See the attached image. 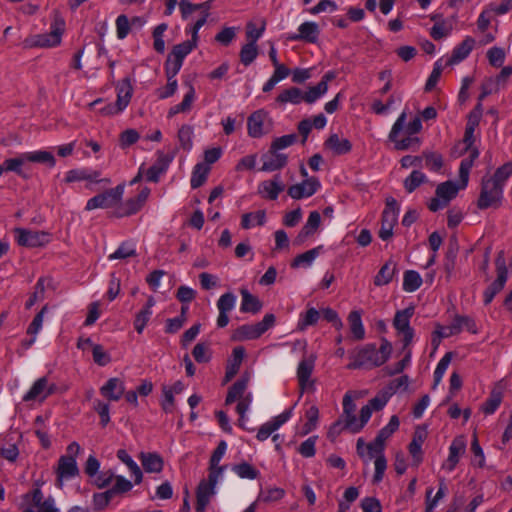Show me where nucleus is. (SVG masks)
I'll return each instance as SVG.
<instances>
[{"label": "nucleus", "instance_id": "26", "mask_svg": "<svg viewBox=\"0 0 512 512\" xmlns=\"http://www.w3.org/2000/svg\"><path fill=\"white\" fill-rule=\"evenodd\" d=\"M174 159V154L157 152L156 162L147 170L146 179L150 182H157L159 177L165 173Z\"/></svg>", "mask_w": 512, "mask_h": 512}, {"label": "nucleus", "instance_id": "21", "mask_svg": "<svg viewBox=\"0 0 512 512\" xmlns=\"http://www.w3.org/2000/svg\"><path fill=\"white\" fill-rule=\"evenodd\" d=\"M293 414V407L283 411L268 422L262 424L257 432L256 438L259 441L267 440L276 430L286 423Z\"/></svg>", "mask_w": 512, "mask_h": 512}, {"label": "nucleus", "instance_id": "63", "mask_svg": "<svg viewBox=\"0 0 512 512\" xmlns=\"http://www.w3.org/2000/svg\"><path fill=\"white\" fill-rule=\"evenodd\" d=\"M422 158L425 159V167L431 171H438L443 166L442 156L434 152H424Z\"/></svg>", "mask_w": 512, "mask_h": 512}, {"label": "nucleus", "instance_id": "10", "mask_svg": "<svg viewBox=\"0 0 512 512\" xmlns=\"http://www.w3.org/2000/svg\"><path fill=\"white\" fill-rule=\"evenodd\" d=\"M14 233L17 243L24 247H41L47 245L52 240V235L47 231L15 228Z\"/></svg>", "mask_w": 512, "mask_h": 512}, {"label": "nucleus", "instance_id": "44", "mask_svg": "<svg viewBox=\"0 0 512 512\" xmlns=\"http://www.w3.org/2000/svg\"><path fill=\"white\" fill-rule=\"evenodd\" d=\"M210 167L204 163H198L192 172L190 184L193 189H196L204 184L207 179Z\"/></svg>", "mask_w": 512, "mask_h": 512}, {"label": "nucleus", "instance_id": "50", "mask_svg": "<svg viewBox=\"0 0 512 512\" xmlns=\"http://www.w3.org/2000/svg\"><path fill=\"white\" fill-rule=\"evenodd\" d=\"M193 127L187 124L182 125L178 130V141L183 150L189 151L193 146Z\"/></svg>", "mask_w": 512, "mask_h": 512}, {"label": "nucleus", "instance_id": "52", "mask_svg": "<svg viewBox=\"0 0 512 512\" xmlns=\"http://www.w3.org/2000/svg\"><path fill=\"white\" fill-rule=\"evenodd\" d=\"M507 278L497 276L496 280L491 283L484 291V304L488 305L492 302L494 297L504 288Z\"/></svg>", "mask_w": 512, "mask_h": 512}, {"label": "nucleus", "instance_id": "28", "mask_svg": "<svg viewBox=\"0 0 512 512\" xmlns=\"http://www.w3.org/2000/svg\"><path fill=\"white\" fill-rule=\"evenodd\" d=\"M285 184L280 175H275L273 179L263 181L258 186V193L266 199L276 200L279 194L284 191Z\"/></svg>", "mask_w": 512, "mask_h": 512}, {"label": "nucleus", "instance_id": "35", "mask_svg": "<svg viewBox=\"0 0 512 512\" xmlns=\"http://www.w3.org/2000/svg\"><path fill=\"white\" fill-rule=\"evenodd\" d=\"M140 460L148 473H159L163 469V459L156 453H141Z\"/></svg>", "mask_w": 512, "mask_h": 512}, {"label": "nucleus", "instance_id": "9", "mask_svg": "<svg viewBox=\"0 0 512 512\" xmlns=\"http://www.w3.org/2000/svg\"><path fill=\"white\" fill-rule=\"evenodd\" d=\"M399 211L397 201L393 197H388L382 213L381 227L379 230V237L383 241H387L393 236V229L398 221Z\"/></svg>", "mask_w": 512, "mask_h": 512}, {"label": "nucleus", "instance_id": "13", "mask_svg": "<svg viewBox=\"0 0 512 512\" xmlns=\"http://www.w3.org/2000/svg\"><path fill=\"white\" fill-rule=\"evenodd\" d=\"M272 121L264 110L253 112L247 119L248 135L252 138H260L271 129Z\"/></svg>", "mask_w": 512, "mask_h": 512}, {"label": "nucleus", "instance_id": "18", "mask_svg": "<svg viewBox=\"0 0 512 512\" xmlns=\"http://www.w3.org/2000/svg\"><path fill=\"white\" fill-rule=\"evenodd\" d=\"M321 187L320 181L316 177L304 179L301 183L291 185L287 193L292 199L308 198L314 195Z\"/></svg>", "mask_w": 512, "mask_h": 512}, {"label": "nucleus", "instance_id": "47", "mask_svg": "<svg viewBox=\"0 0 512 512\" xmlns=\"http://www.w3.org/2000/svg\"><path fill=\"white\" fill-rule=\"evenodd\" d=\"M320 318V312L311 307L305 313H301L297 323V328L300 331H304L307 327L315 325Z\"/></svg>", "mask_w": 512, "mask_h": 512}, {"label": "nucleus", "instance_id": "49", "mask_svg": "<svg viewBox=\"0 0 512 512\" xmlns=\"http://www.w3.org/2000/svg\"><path fill=\"white\" fill-rule=\"evenodd\" d=\"M422 284V278L417 271L408 270L403 276V290L406 292L416 291Z\"/></svg>", "mask_w": 512, "mask_h": 512}, {"label": "nucleus", "instance_id": "5", "mask_svg": "<svg viewBox=\"0 0 512 512\" xmlns=\"http://www.w3.org/2000/svg\"><path fill=\"white\" fill-rule=\"evenodd\" d=\"M406 118L407 114L404 110L396 119L388 135L389 140L394 143L395 149L400 151L416 150L420 146V139L415 135L405 134V137H401Z\"/></svg>", "mask_w": 512, "mask_h": 512}, {"label": "nucleus", "instance_id": "20", "mask_svg": "<svg viewBox=\"0 0 512 512\" xmlns=\"http://www.w3.org/2000/svg\"><path fill=\"white\" fill-rule=\"evenodd\" d=\"M65 182L72 183L77 181H88L90 183L109 184V178H101V172L88 168L71 169L65 174Z\"/></svg>", "mask_w": 512, "mask_h": 512}, {"label": "nucleus", "instance_id": "55", "mask_svg": "<svg viewBox=\"0 0 512 512\" xmlns=\"http://www.w3.org/2000/svg\"><path fill=\"white\" fill-rule=\"evenodd\" d=\"M305 417H306L307 421L305 422V424L302 427L303 435L310 433L317 426V422H318V418H319V410H318L317 406L311 405L306 410Z\"/></svg>", "mask_w": 512, "mask_h": 512}, {"label": "nucleus", "instance_id": "37", "mask_svg": "<svg viewBox=\"0 0 512 512\" xmlns=\"http://www.w3.org/2000/svg\"><path fill=\"white\" fill-rule=\"evenodd\" d=\"M302 101H304V95L297 87H290L283 90L276 98V102L280 105H285L287 103L297 105Z\"/></svg>", "mask_w": 512, "mask_h": 512}, {"label": "nucleus", "instance_id": "27", "mask_svg": "<svg viewBox=\"0 0 512 512\" xmlns=\"http://www.w3.org/2000/svg\"><path fill=\"white\" fill-rule=\"evenodd\" d=\"M261 160L263 162L261 171L273 172L282 169L287 164V156L283 153H279L272 148L262 155Z\"/></svg>", "mask_w": 512, "mask_h": 512}, {"label": "nucleus", "instance_id": "56", "mask_svg": "<svg viewBox=\"0 0 512 512\" xmlns=\"http://www.w3.org/2000/svg\"><path fill=\"white\" fill-rule=\"evenodd\" d=\"M502 402V394L499 391H492L486 401L482 404L481 410L486 415L493 414Z\"/></svg>", "mask_w": 512, "mask_h": 512}, {"label": "nucleus", "instance_id": "45", "mask_svg": "<svg viewBox=\"0 0 512 512\" xmlns=\"http://www.w3.org/2000/svg\"><path fill=\"white\" fill-rule=\"evenodd\" d=\"M25 158L27 159V162L44 163L50 167L55 165V158L53 154L45 150L25 152Z\"/></svg>", "mask_w": 512, "mask_h": 512}, {"label": "nucleus", "instance_id": "34", "mask_svg": "<svg viewBox=\"0 0 512 512\" xmlns=\"http://www.w3.org/2000/svg\"><path fill=\"white\" fill-rule=\"evenodd\" d=\"M325 146L336 155H343L350 152L352 145L346 138H340L337 134H332L325 142Z\"/></svg>", "mask_w": 512, "mask_h": 512}, {"label": "nucleus", "instance_id": "60", "mask_svg": "<svg viewBox=\"0 0 512 512\" xmlns=\"http://www.w3.org/2000/svg\"><path fill=\"white\" fill-rule=\"evenodd\" d=\"M328 91V86L325 85V82H319L316 86L310 87L308 91L303 94L304 101L307 103H314L320 97L325 95Z\"/></svg>", "mask_w": 512, "mask_h": 512}, {"label": "nucleus", "instance_id": "61", "mask_svg": "<svg viewBox=\"0 0 512 512\" xmlns=\"http://www.w3.org/2000/svg\"><path fill=\"white\" fill-rule=\"evenodd\" d=\"M512 175V161L505 163L499 167L492 177H488L492 181H497L501 187H504L508 178Z\"/></svg>", "mask_w": 512, "mask_h": 512}, {"label": "nucleus", "instance_id": "8", "mask_svg": "<svg viewBox=\"0 0 512 512\" xmlns=\"http://www.w3.org/2000/svg\"><path fill=\"white\" fill-rule=\"evenodd\" d=\"M503 197V187L492 181L488 177H484L481 183V192L477 201L479 209H487L489 207H498Z\"/></svg>", "mask_w": 512, "mask_h": 512}, {"label": "nucleus", "instance_id": "23", "mask_svg": "<svg viewBox=\"0 0 512 512\" xmlns=\"http://www.w3.org/2000/svg\"><path fill=\"white\" fill-rule=\"evenodd\" d=\"M466 451V439L464 436H457L449 446V455L443 463L442 468L447 472H452L458 464L460 457Z\"/></svg>", "mask_w": 512, "mask_h": 512}, {"label": "nucleus", "instance_id": "4", "mask_svg": "<svg viewBox=\"0 0 512 512\" xmlns=\"http://www.w3.org/2000/svg\"><path fill=\"white\" fill-rule=\"evenodd\" d=\"M65 21L61 17H55L51 24L50 32L34 35L25 40L26 47L50 48L61 43Z\"/></svg>", "mask_w": 512, "mask_h": 512}, {"label": "nucleus", "instance_id": "58", "mask_svg": "<svg viewBox=\"0 0 512 512\" xmlns=\"http://www.w3.org/2000/svg\"><path fill=\"white\" fill-rule=\"evenodd\" d=\"M232 470L243 479H256L259 475V471L255 469L249 463L243 462L232 467Z\"/></svg>", "mask_w": 512, "mask_h": 512}, {"label": "nucleus", "instance_id": "42", "mask_svg": "<svg viewBox=\"0 0 512 512\" xmlns=\"http://www.w3.org/2000/svg\"><path fill=\"white\" fill-rule=\"evenodd\" d=\"M350 330L356 340H362L365 336V329L359 311H352L348 316Z\"/></svg>", "mask_w": 512, "mask_h": 512}, {"label": "nucleus", "instance_id": "1", "mask_svg": "<svg viewBox=\"0 0 512 512\" xmlns=\"http://www.w3.org/2000/svg\"><path fill=\"white\" fill-rule=\"evenodd\" d=\"M391 353V343L383 339L379 349L375 345H366L353 353L350 356L351 362L347 365V368L361 369L381 366L389 359Z\"/></svg>", "mask_w": 512, "mask_h": 512}, {"label": "nucleus", "instance_id": "15", "mask_svg": "<svg viewBox=\"0 0 512 512\" xmlns=\"http://www.w3.org/2000/svg\"><path fill=\"white\" fill-rule=\"evenodd\" d=\"M320 32V27L316 22L305 21L299 25L297 32L288 33L286 39L315 44L319 40Z\"/></svg>", "mask_w": 512, "mask_h": 512}, {"label": "nucleus", "instance_id": "41", "mask_svg": "<svg viewBox=\"0 0 512 512\" xmlns=\"http://www.w3.org/2000/svg\"><path fill=\"white\" fill-rule=\"evenodd\" d=\"M242 302L240 310L244 313H257L261 309V303L257 297L253 296L248 290L241 289Z\"/></svg>", "mask_w": 512, "mask_h": 512}, {"label": "nucleus", "instance_id": "38", "mask_svg": "<svg viewBox=\"0 0 512 512\" xmlns=\"http://www.w3.org/2000/svg\"><path fill=\"white\" fill-rule=\"evenodd\" d=\"M469 323L470 320L468 318L457 317L450 326H437L435 334H437L438 338H448L452 335L458 334L462 330L463 325H468Z\"/></svg>", "mask_w": 512, "mask_h": 512}, {"label": "nucleus", "instance_id": "6", "mask_svg": "<svg viewBox=\"0 0 512 512\" xmlns=\"http://www.w3.org/2000/svg\"><path fill=\"white\" fill-rule=\"evenodd\" d=\"M274 314H266L262 321L255 324H244L234 330L232 340L247 341L259 338L275 324Z\"/></svg>", "mask_w": 512, "mask_h": 512}, {"label": "nucleus", "instance_id": "62", "mask_svg": "<svg viewBox=\"0 0 512 512\" xmlns=\"http://www.w3.org/2000/svg\"><path fill=\"white\" fill-rule=\"evenodd\" d=\"M192 355L198 363H207L210 361L212 353L208 344L198 343L193 348Z\"/></svg>", "mask_w": 512, "mask_h": 512}, {"label": "nucleus", "instance_id": "46", "mask_svg": "<svg viewBox=\"0 0 512 512\" xmlns=\"http://www.w3.org/2000/svg\"><path fill=\"white\" fill-rule=\"evenodd\" d=\"M266 23L264 20L260 19L258 23L256 22H248L246 25V38L248 42H253L257 44V41L262 37L265 31Z\"/></svg>", "mask_w": 512, "mask_h": 512}, {"label": "nucleus", "instance_id": "24", "mask_svg": "<svg viewBox=\"0 0 512 512\" xmlns=\"http://www.w3.org/2000/svg\"><path fill=\"white\" fill-rule=\"evenodd\" d=\"M54 391V386L48 385L47 377H41L37 379L31 388L24 394L23 401H44L49 395H51Z\"/></svg>", "mask_w": 512, "mask_h": 512}, {"label": "nucleus", "instance_id": "40", "mask_svg": "<svg viewBox=\"0 0 512 512\" xmlns=\"http://www.w3.org/2000/svg\"><path fill=\"white\" fill-rule=\"evenodd\" d=\"M117 457L127 465L130 470L131 476L134 477L135 483L139 484L142 481V471L138 464L132 459L126 450L120 449L117 452Z\"/></svg>", "mask_w": 512, "mask_h": 512}, {"label": "nucleus", "instance_id": "17", "mask_svg": "<svg viewBox=\"0 0 512 512\" xmlns=\"http://www.w3.org/2000/svg\"><path fill=\"white\" fill-rule=\"evenodd\" d=\"M193 42L184 41L173 47L166 61L165 68L171 69L172 73H178L182 67L185 57L195 48Z\"/></svg>", "mask_w": 512, "mask_h": 512}, {"label": "nucleus", "instance_id": "29", "mask_svg": "<svg viewBox=\"0 0 512 512\" xmlns=\"http://www.w3.org/2000/svg\"><path fill=\"white\" fill-rule=\"evenodd\" d=\"M100 393L110 401H118L125 393V384L117 377L110 378L100 388Z\"/></svg>", "mask_w": 512, "mask_h": 512}, {"label": "nucleus", "instance_id": "30", "mask_svg": "<svg viewBox=\"0 0 512 512\" xmlns=\"http://www.w3.org/2000/svg\"><path fill=\"white\" fill-rule=\"evenodd\" d=\"M475 46V40L471 36H466L464 40L455 46L452 51L450 58L447 60L446 64L449 66H453L455 64L460 63L464 59H466Z\"/></svg>", "mask_w": 512, "mask_h": 512}, {"label": "nucleus", "instance_id": "7", "mask_svg": "<svg viewBox=\"0 0 512 512\" xmlns=\"http://www.w3.org/2000/svg\"><path fill=\"white\" fill-rule=\"evenodd\" d=\"M223 476L220 472H209L208 478L198 484L196 490V512H205L212 497L216 494V485Z\"/></svg>", "mask_w": 512, "mask_h": 512}, {"label": "nucleus", "instance_id": "31", "mask_svg": "<svg viewBox=\"0 0 512 512\" xmlns=\"http://www.w3.org/2000/svg\"><path fill=\"white\" fill-rule=\"evenodd\" d=\"M245 356V349L241 346L235 347L232 351V355L227 362L226 372L224 377V384L232 380V378L238 373L242 361Z\"/></svg>", "mask_w": 512, "mask_h": 512}, {"label": "nucleus", "instance_id": "14", "mask_svg": "<svg viewBox=\"0 0 512 512\" xmlns=\"http://www.w3.org/2000/svg\"><path fill=\"white\" fill-rule=\"evenodd\" d=\"M117 100L116 104H109L104 107L101 112L104 115H111L123 111L129 104L132 97V85L128 78L123 79L117 84Z\"/></svg>", "mask_w": 512, "mask_h": 512}, {"label": "nucleus", "instance_id": "51", "mask_svg": "<svg viewBox=\"0 0 512 512\" xmlns=\"http://www.w3.org/2000/svg\"><path fill=\"white\" fill-rule=\"evenodd\" d=\"M165 72H166V76H167V84L163 89H160L158 91V97L160 99H166V98L173 96L175 94V92L177 91V87H178L177 80L175 78V76L178 73H172L171 69H168V68H165Z\"/></svg>", "mask_w": 512, "mask_h": 512}, {"label": "nucleus", "instance_id": "12", "mask_svg": "<svg viewBox=\"0 0 512 512\" xmlns=\"http://www.w3.org/2000/svg\"><path fill=\"white\" fill-rule=\"evenodd\" d=\"M124 193V186L118 185L115 188L109 189L101 194L90 198L85 209L91 211L97 208H110L115 206L122 199Z\"/></svg>", "mask_w": 512, "mask_h": 512}, {"label": "nucleus", "instance_id": "53", "mask_svg": "<svg viewBox=\"0 0 512 512\" xmlns=\"http://www.w3.org/2000/svg\"><path fill=\"white\" fill-rule=\"evenodd\" d=\"M265 211L259 210L255 213H246L242 216L241 226L244 229H250L256 225H263L265 223Z\"/></svg>", "mask_w": 512, "mask_h": 512}, {"label": "nucleus", "instance_id": "33", "mask_svg": "<svg viewBox=\"0 0 512 512\" xmlns=\"http://www.w3.org/2000/svg\"><path fill=\"white\" fill-rule=\"evenodd\" d=\"M397 265L393 260H388L378 271L376 276L374 277V284L376 286H384L389 284L395 273H396Z\"/></svg>", "mask_w": 512, "mask_h": 512}, {"label": "nucleus", "instance_id": "43", "mask_svg": "<svg viewBox=\"0 0 512 512\" xmlns=\"http://www.w3.org/2000/svg\"><path fill=\"white\" fill-rule=\"evenodd\" d=\"M453 22L451 20L441 19L437 21L430 30V35L435 40L443 39L451 34Z\"/></svg>", "mask_w": 512, "mask_h": 512}, {"label": "nucleus", "instance_id": "36", "mask_svg": "<svg viewBox=\"0 0 512 512\" xmlns=\"http://www.w3.org/2000/svg\"><path fill=\"white\" fill-rule=\"evenodd\" d=\"M227 451V443L222 440L218 443V446L213 451L212 456L209 462V472H220V476H223V473L226 469V466H220V461L224 457Z\"/></svg>", "mask_w": 512, "mask_h": 512}, {"label": "nucleus", "instance_id": "25", "mask_svg": "<svg viewBox=\"0 0 512 512\" xmlns=\"http://www.w3.org/2000/svg\"><path fill=\"white\" fill-rule=\"evenodd\" d=\"M237 301L236 295L231 292L224 293L220 296L217 301V308L219 311V315L217 318V326L219 328H224L229 323L228 313L235 308Z\"/></svg>", "mask_w": 512, "mask_h": 512}, {"label": "nucleus", "instance_id": "16", "mask_svg": "<svg viewBox=\"0 0 512 512\" xmlns=\"http://www.w3.org/2000/svg\"><path fill=\"white\" fill-rule=\"evenodd\" d=\"M25 501H31L32 506L35 508L34 512H60L56 506L55 499L52 496L44 497L42 490L37 487L31 492L23 496Z\"/></svg>", "mask_w": 512, "mask_h": 512}, {"label": "nucleus", "instance_id": "48", "mask_svg": "<svg viewBox=\"0 0 512 512\" xmlns=\"http://www.w3.org/2000/svg\"><path fill=\"white\" fill-rule=\"evenodd\" d=\"M240 61L244 66H249L258 56V46L256 43L247 42L240 50Z\"/></svg>", "mask_w": 512, "mask_h": 512}, {"label": "nucleus", "instance_id": "57", "mask_svg": "<svg viewBox=\"0 0 512 512\" xmlns=\"http://www.w3.org/2000/svg\"><path fill=\"white\" fill-rule=\"evenodd\" d=\"M27 162L25 153L19 154L17 157L5 159L3 162L4 171L15 172L22 175V166Z\"/></svg>", "mask_w": 512, "mask_h": 512}, {"label": "nucleus", "instance_id": "19", "mask_svg": "<svg viewBox=\"0 0 512 512\" xmlns=\"http://www.w3.org/2000/svg\"><path fill=\"white\" fill-rule=\"evenodd\" d=\"M57 486L63 487L64 481L75 478L79 475V468L76 459L60 456L56 467Z\"/></svg>", "mask_w": 512, "mask_h": 512}, {"label": "nucleus", "instance_id": "11", "mask_svg": "<svg viewBox=\"0 0 512 512\" xmlns=\"http://www.w3.org/2000/svg\"><path fill=\"white\" fill-rule=\"evenodd\" d=\"M414 314V308L408 307L406 309L397 311L393 320V326L398 334L402 336L403 350L411 344L414 337V330L410 326V319Z\"/></svg>", "mask_w": 512, "mask_h": 512}, {"label": "nucleus", "instance_id": "22", "mask_svg": "<svg viewBox=\"0 0 512 512\" xmlns=\"http://www.w3.org/2000/svg\"><path fill=\"white\" fill-rule=\"evenodd\" d=\"M316 356L311 354L304 357L297 367V379L302 391L312 388L313 381L310 380L311 374L315 367Z\"/></svg>", "mask_w": 512, "mask_h": 512}, {"label": "nucleus", "instance_id": "39", "mask_svg": "<svg viewBox=\"0 0 512 512\" xmlns=\"http://www.w3.org/2000/svg\"><path fill=\"white\" fill-rule=\"evenodd\" d=\"M322 246L310 249L296 256L291 264L293 268L310 267L314 260L319 256Z\"/></svg>", "mask_w": 512, "mask_h": 512}, {"label": "nucleus", "instance_id": "64", "mask_svg": "<svg viewBox=\"0 0 512 512\" xmlns=\"http://www.w3.org/2000/svg\"><path fill=\"white\" fill-rule=\"evenodd\" d=\"M133 255H135V246L132 243L124 242L108 258L110 260L126 259Z\"/></svg>", "mask_w": 512, "mask_h": 512}, {"label": "nucleus", "instance_id": "3", "mask_svg": "<svg viewBox=\"0 0 512 512\" xmlns=\"http://www.w3.org/2000/svg\"><path fill=\"white\" fill-rule=\"evenodd\" d=\"M248 386V378L242 377L237 380L228 390L225 404L230 405L235 401H238L236 406V411L240 416V425H243V422L246 418V413L250 408V405L253 401V395L251 392H246Z\"/></svg>", "mask_w": 512, "mask_h": 512}, {"label": "nucleus", "instance_id": "32", "mask_svg": "<svg viewBox=\"0 0 512 512\" xmlns=\"http://www.w3.org/2000/svg\"><path fill=\"white\" fill-rule=\"evenodd\" d=\"M321 223V215L318 211H312L307 219L306 224L303 226L299 234L294 240V243L297 245H301L307 237L314 234L318 229Z\"/></svg>", "mask_w": 512, "mask_h": 512}, {"label": "nucleus", "instance_id": "59", "mask_svg": "<svg viewBox=\"0 0 512 512\" xmlns=\"http://www.w3.org/2000/svg\"><path fill=\"white\" fill-rule=\"evenodd\" d=\"M452 359L451 353H446L438 362L435 371H434V384L433 389H435L439 383L441 382L450 362Z\"/></svg>", "mask_w": 512, "mask_h": 512}, {"label": "nucleus", "instance_id": "54", "mask_svg": "<svg viewBox=\"0 0 512 512\" xmlns=\"http://www.w3.org/2000/svg\"><path fill=\"white\" fill-rule=\"evenodd\" d=\"M426 181L427 177L423 172L419 170H414L404 180V188L408 193H412L416 188H418L422 183Z\"/></svg>", "mask_w": 512, "mask_h": 512}, {"label": "nucleus", "instance_id": "2", "mask_svg": "<svg viewBox=\"0 0 512 512\" xmlns=\"http://www.w3.org/2000/svg\"><path fill=\"white\" fill-rule=\"evenodd\" d=\"M479 156V151L473 150L470 156L464 158L459 167V183L445 181L436 188V195L449 203L457 196L460 189H465L468 185L470 170L473 167L475 159Z\"/></svg>", "mask_w": 512, "mask_h": 512}]
</instances>
